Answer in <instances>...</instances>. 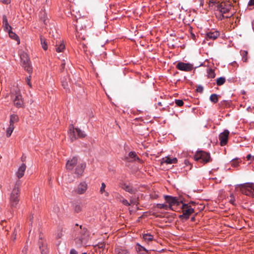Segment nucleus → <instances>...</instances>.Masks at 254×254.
<instances>
[{"label":"nucleus","instance_id":"nucleus-1","mask_svg":"<svg viewBox=\"0 0 254 254\" xmlns=\"http://www.w3.org/2000/svg\"><path fill=\"white\" fill-rule=\"evenodd\" d=\"M85 167L86 163L76 156L68 160L66 164V169L68 171H72L74 169V174L77 177L82 176Z\"/></svg>","mask_w":254,"mask_h":254},{"label":"nucleus","instance_id":"nucleus-2","mask_svg":"<svg viewBox=\"0 0 254 254\" xmlns=\"http://www.w3.org/2000/svg\"><path fill=\"white\" fill-rule=\"evenodd\" d=\"M216 8V10L220 13L221 19L231 17L234 13V12L232 11L233 6L229 1L217 3Z\"/></svg>","mask_w":254,"mask_h":254},{"label":"nucleus","instance_id":"nucleus-3","mask_svg":"<svg viewBox=\"0 0 254 254\" xmlns=\"http://www.w3.org/2000/svg\"><path fill=\"white\" fill-rule=\"evenodd\" d=\"M69 134L72 141L78 138H84L86 136V134L84 131L81 130L80 128H75L72 125L69 127Z\"/></svg>","mask_w":254,"mask_h":254},{"label":"nucleus","instance_id":"nucleus-4","mask_svg":"<svg viewBox=\"0 0 254 254\" xmlns=\"http://www.w3.org/2000/svg\"><path fill=\"white\" fill-rule=\"evenodd\" d=\"M237 188H239L242 193L254 198V186L253 184L250 183L241 184L238 185Z\"/></svg>","mask_w":254,"mask_h":254},{"label":"nucleus","instance_id":"nucleus-5","mask_svg":"<svg viewBox=\"0 0 254 254\" xmlns=\"http://www.w3.org/2000/svg\"><path fill=\"white\" fill-rule=\"evenodd\" d=\"M193 157L195 161H199L203 164L211 161L210 154L203 151H197Z\"/></svg>","mask_w":254,"mask_h":254},{"label":"nucleus","instance_id":"nucleus-6","mask_svg":"<svg viewBox=\"0 0 254 254\" xmlns=\"http://www.w3.org/2000/svg\"><path fill=\"white\" fill-rule=\"evenodd\" d=\"M21 65L22 67L28 73H30L32 72V67L30 61V58L27 53L22 52L20 54Z\"/></svg>","mask_w":254,"mask_h":254},{"label":"nucleus","instance_id":"nucleus-7","mask_svg":"<svg viewBox=\"0 0 254 254\" xmlns=\"http://www.w3.org/2000/svg\"><path fill=\"white\" fill-rule=\"evenodd\" d=\"M183 214L179 216V218L183 220H188L190 216L194 212V209L188 204L183 203L182 206Z\"/></svg>","mask_w":254,"mask_h":254},{"label":"nucleus","instance_id":"nucleus-8","mask_svg":"<svg viewBox=\"0 0 254 254\" xmlns=\"http://www.w3.org/2000/svg\"><path fill=\"white\" fill-rule=\"evenodd\" d=\"M19 189L18 188H14L10 196V202L12 207H15L19 202Z\"/></svg>","mask_w":254,"mask_h":254},{"label":"nucleus","instance_id":"nucleus-9","mask_svg":"<svg viewBox=\"0 0 254 254\" xmlns=\"http://www.w3.org/2000/svg\"><path fill=\"white\" fill-rule=\"evenodd\" d=\"M13 102L16 107H22L24 102L22 98V96L19 91H15V93L12 95Z\"/></svg>","mask_w":254,"mask_h":254},{"label":"nucleus","instance_id":"nucleus-10","mask_svg":"<svg viewBox=\"0 0 254 254\" xmlns=\"http://www.w3.org/2000/svg\"><path fill=\"white\" fill-rule=\"evenodd\" d=\"M165 200L167 203H169V207L170 209L174 210V207L175 206H178L180 204L181 202H180L178 200L176 197H172L169 195L165 196Z\"/></svg>","mask_w":254,"mask_h":254},{"label":"nucleus","instance_id":"nucleus-11","mask_svg":"<svg viewBox=\"0 0 254 254\" xmlns=\"http://www.w3.org/2000/svg\"><path fill=\"white\" fill-rule=\"evenodd\" d=\"M176 67L180 70L190 71L193 69V65L189 63L180 62L177 64Z\"/></svg>","mask_w":254,"mask_h":254},{"label":"nucleus","instance_id":"nucleus-12","mask_svg":"<svg viewBox=\"0 0 254 254\" xmlns=\"http://www.w3.org/2000/svg\"><path fill=\"white\" fill-rule=\"evenodd\" d=\"M229 131L226 129L223 132L221 133L219 136V139L220 141L221 146L225 145L228 141Z\"/></svg>","mask_w":254,"mask_h":254},{"label":"nucleus","instance_id":"nucleus-13","mask_svg":"<svg viewBox=\"0 0 254 254\" xmlns=\"http://www.w3.org/2000/svg\"><path fill=\"white\" fill-rule=\"evenodd\" d=\"M39 249L42 254H47L49 252L48 249H47L46 244L45 241L43 240L41 235L39 236Z\"/></svg>","mask_w":254,"mask_h":254},{"label":"nucleus","instance_id":"nucleus-14","mask_svg":"<svg viewBox=\"0 0 254 254\" xmlns=\"http://www.w3.org/2000/svg\"><path fill=\"white\" fill-rule=\"evenodd\" d=\"M87 189V185L85 182H82L79 184L75 191L79 194H83Z\"/></svg>","mask_w":254,"mask_h":254},{"label":"nucleus","instance_id":"nucleus-15","mask_svg":"<svg viewBox=\"0 0 254 254\" xmlns=\"http://www.w3.org/2000/svg\"><path fill=\"white\" fill-rule=\"evenodd\" d=\"M219 36V32L217 31H210L206 34V39L208 40H215Z\"/></svg>","mask_w":254,"mask_h":254},{"label":"nucleus","instance_id":"nucleus-16","mask_svg":"<svg viewBox=\"0 0 254 254\" xmlns=\"http://www.w3.org/2000/svg\"><path fill=\"white\" fill-rule=\"evenodd\" d=\"M26 168V166L24 163L22 164L19 167L16 173V175L18 179L21 178L24 176Z\"/></svg>","mask_w":254,"mask_h":254},{"label":"nucleus","instance_id":"nucleus-17","mask_svg":"<svg viewBox=\"0 0 254 254\" xmlns=\"http://www.w3.org/2000/svg\"><path fill=\"white\" fill-rule=\"evenodd\" d=\"M136 250L138 254H149L148 251L139 244L136 245Z\"/></svg>","mask_w":254,"mask_h":254},{"label":"nucleus","instance_id":"nucleus-18","mask_svg":"<svg viewBox=\"0 0 254 254\" xmlns=\"http://www.w3.org/2000/svg\"><path fill=\"white\" fill-rule=\"evenodd\" d=\"M122 188L126 191H127L131 194H133L136 191V190L132 188L131 186L126 184H124L123 185Z\"/></svg>","mask_w":254,"mask_h":254},{"label":"nucleus","instance_id":"nucleus-19","mask_svg":"<svg viewBox=\"0 0 254 254\" xmlns=\"http://www.w3.org/2000/svg\"><path fill=\"white\" fill-rule=\"evenodd\" d=\"M162 162L163 163L166 164H174L177 163V159L176 158H173V159H171L169 157H166L162 159Z\"/></svg>","mask_w":254,"mask_h":254},{"label":"nucleus","instance_id":"nucleus-20","mask_svg":"<svg viewBox=\"0 0 254 254\" xmlns=\"http://www.w3.org/2000/svg\"><path fill=\"white\" fill-rule=\"evenodd\" d=\"M8 33L9 36L12 39L15 40L17 42V44H19L20 43V40L18 36L13 32L11 31V30L9 29L7 31Z\"/></svg>","mask_w":254,"mask_h":254},{"label":"nucleus","instance_id":"nucleus-21","mask_svg":"<svg viewBox=\"0 0 254 254\" xmlns=\"http://www.w3.org/2000/svg\"><path fill=\"white\" fill-rule=\"evenodd\" d=\"M128 161H132L133 160H139L135 152L131 151L128 154V158H127Z\"/></svg>","mask_w":254,"mask_h":254},{"label":"nucleus","instance_id":"nucleus-22","mask_svg":"<svg viewBox=\"0 0 254 254\" xmlns=\"http://www.w3.org/2000/svg\"><path fill=\"white\" fill-rule=\"evenodd\" d=\"M19 120V118L16 115H12L10 117L9 125H14V124L17 122Z\"/></svg>","mask_w":254,"mask_h":254},{"label":"nucleus","instance_id":"nucleus-23","mask_svg":"<svg viewBox=\"0 0 254 254\" xmlns=\"http://www.w3.org/2000/svg\"><path fill=\"white\" fill-rule=\"evenodd\" d=\"M106 185L104 183L101 184V187L100 190V192L101 194H104V195L106 197L109 196V193L105 190Z\"/></svg>","mask_w":254,"mask_h":254},{"label":"nucleus","instance_id":"nucleus-24","mask_svg":"<svg viewBox=\"0 0 254 254\" xmlns=\"http://www.w3.org/2000/svg\"><path fill=\"white\" fill-rule=\"evenodd\" d=\"M115 252L117 254H128L127 250L120 247L115 249Z\"/></svg>","mask_w":254,"mask_h":254},{"label":"nucleus","instance_id":"nucleus-25","mask_svg":"<svg viewBox=\"0 0 254 254\" xmlns=\"http://www.w3.org/2000/svg\"><path fill=\"white\" fill-rule=\"evenodd\" d=\"M69 80V79L67 76L64 77L62 79V84L64 88H66L68 87V82Z\"/></svg>","mask_w":254,"mask_h":254},{"label":"nucleus","instance_id":"nucleus-26","mask_svg":"<svg viewBox=\"0 0 254 254\" xmlns=\"http://www.w3.org/2000/svg\"><path fill=\"white\" fill-rule=\"evenodd\" d=\"M142 238L145 241L150 242L153 241L154 237L153 236H152L150 234L147 233L143 234L142 236Z\"/></svg>","mask_w":254,"mask_h":254},{"label":"nucleus","instance_id":"nucleus-27","mask_svg":"<svg viewBox=\"0 0 254 254\" xmlns=\"http://www.w3.org/2000/svg\"><path fill=\"white\" fill-rule=\"evenodd\" d=\"M65 49V46L62 43H60L59 45L56 46V51L58 52H62Z\"/></svg>","mask_w":254,"mask_h":254},{"label":"nucleus","instance_id":"nucleus-28","mask_svg":"<svg viewBox=\"0 0 254 254\" xmlns=\"http://www.w3.org/2000/svg\"><path fill=\"white\" fill-rule=\"evenodd\" d=\"M241 55L242 57V61L247 62L248 61V52L246 51H241Z\"/></svg>","mask_w":254,"mask_h":254},{"label":"nucleus","instance_id":"nucleus-29","mask_svg":"<svg viewBox=\"0 0 254 254\" xmlns=\"http://www.w3.org/2000/svg\"><path fill=\"white\" fill-rule=\"evenodd\" d=\"M14 128V125H9V127L7 128L6 130V136L7 137H9L11 135Z\"/></svg>","mask_w":254,"mask_h":254},{"label":"nucleus","instance_id":"nucleus-30","mask_svg":"<svg viewBox=\"0 0 254 254\" xmlns=\"http://www.w3.org/2000/svg\"><path fill=\"white\" fill-rule=\"evenodd\" d=\"M226 81V79L224 77H221L216 79V83L217 85L221 86L223 85Z\"/></svg>","mask_w":254,"mask_h":254},{"label":"nucleus","instance_id":"nucleus-31","mask_svg":"<svg viewBox=\"0 0 254 254\" xmlns=\"http://www.w3.org/2000/svg\"><path fill=\"white\" fill-rule=\"evenodd\" d=\"M209 99L210 100L214 103H216L218 101V95L216 94H211Z\"/></svg>","mask_w":254,"mask_h":254},{"label":"nucleus","instance_id":"nucleus-32","mask_svg":"<svg viewBox=\"0 0 254 254\" xmlns=\"http://www.w3.org/2000/svg\"><path fill=\"white\" fill-rule=\"evenodd\" d=\"M207 76L208 78H213L215 76L214 70L212 69H208L207 70Z\"/></svg>","mask_w":254,"mask_h":254},{"label":"nucleus","instance_id":"nucleus-33","mask_svg":"<svg viewBox=\"0 0 254 254\" xmlns=\"http://www.w3.org/2000/svg\"><path fill=\"white\" fill-rule=\"evenodd\" d=\"M41 43L43 49L44 50H47L48 49L47 44L46 42L45 39L42 37L41 38Z\"/></svg>","mask_w":254,"mask_h":254},{"label":"nucleus","instance_id":"nucleus-34","mask_svg":"<svg viewBox=\"0 0 254 254\" xmlns=\"http://www.w3.org/2000/svg\"><path fill=\"white\" fill-rule=\"evenodd\" d=\"M157 207L158 208H160V209L163 208L165 210L170 209L169 206L167 204H160V203L157 204Z\"/></svg>","mask_w":254,"mask_h":254},{"label":"nucleus","instance_id":"nucleus-35","mask_svg":"<svg viewBox=\"0 0 254 254\" xmlns=\"http://www.w3.org/2000/svg\"><path fill=\"white\" fill-rule=\"evenodd\" d=\"M240 161L238 159H234L231 162V166L234 167H237L239 166Z\"/></svg>","mask_w":254,"mask_h":254},{"label":"nucleus","instance_id":"nucleus-36","mask_svg":"<svg viewBox=\"0 0 254 254\" xmlns=\"http://www.w3.org/2000/svg\"><path fill=\"white\" fill-rule=\"evenodd\" d=\"M130 204H135L136 205H137L139 203L138 202V197L137 198H133L131 197L130 199Z\"/></svg>","mask_w":254,"mask_h":254},{"label":"nucleus","instance_id":"nucleus-37","mask_svg":"<svg viewBox=\"0 0 254 254\" xmlns=\"http://www.w3.org/2000/svg\"><path fill=\"white\" fill-rule=\"evenodd\" d=\"M235 199L234 195L233 193H231L230 195V198H229V202L233 204V205H235L236 204L235 203Z\"/></svg>","mask_w":254,"mask_h":254},{"label":"nucleus","instance_id":"nucleus-38","mask_svg":"<svg viewBox=\"0 0 254 254\" xmlns=\"http://www.w3.org/2000/svg\"><path fill=\"white\" fill-rule=\"evenodd\" d=\"M175 102L176 104L179 107H181L184 105V102L182 100L176 99L175 100Z\"/></svg>","mask_w":254,"mask_h":254},{"label":"nucleus","instance_id":"nucleus-39","mask_svg":"<svg viewBox=\"0 0 254 254\" xmlns=\"http://www.w3.org/2000/svg\"><path fill=\"white\" fill-rule=\"evenodd\" d=\"M4 30L6 31H8V30H11V27L9 25L8 23L3 24Z\"/></svg>","mask_w":254,"mask_h":254},{"label":"nucleus","instance_id":"nucleus-40","mask_svg":"<svg viewBox=\"0 0 254 254\" xmlns=\"http://www.w3.org/2000/svg\"><path fill=\"white\" fill-rule=\"evenodd\" d=\"M82 210V207L80 205H76L75 206H74V211L75 212H77V213H78L79 212H80Z\"/></svg>","mask_w":254,"mask_h":254},{"label":"nucleus","instance_id":"nucleus-41","mask_svg":"<svg viewBox=\"0 0 254 254\" xmlns=\"http://www.w3.org/2000/svg\"><path fill=\"white\" fill-rule=\"evenodd\" d=\"M203 90V88L202 86L199 85L197 87V88H196L197 92L201 93V92H202Z\"/></svg>","mask_w":254,"mask_h":254},{"label":"nucleus","instance_id":"nucleus-42","mask_svg":"<svg viewBox=\"0 0 254 254\" xmlns=\"http://www.w3.org/2000/svg\"><path fill=\"white\" fill-rule=\"evenodd\" d=\"M123 203L126 205V206H129L130 205V203L128 202V201L125 199H124L122 201Z\"/></svg>","mask_w":254,"mask_h":254},{"label":"nucleus","instance_id":"nucleus-43","mask_svg":"<svg viewBox=\"0 0 254 254\" xmlns=\"http://www.w3.org/2000/svg\"><path fill=\"white\" fill-rule=\"evenodd\" d=\"M30 79H31V76H29L28 77H27L26 78V81H27V83L28 84V85L30 86V87H31L32 86V84L30 82Z\"/></svg>","mask_w":254,"mask_h":254},{"label":"nucleus","instance_id":"nucleus-44","mask_svg":"<svg viewBox=\"0 0 254 254\" xmlns=\"http://www.w3.org/2000/svg\"><path fill=\"white\" fill-rule=\"evenodd\" d=\"M246 158L248 160H253L254 159V156H253L251 154H248L246 156Z\"/></svg>","mask_w":254,"mask_h":254},{"label":"nucleus","instance_id":"nucleus-45","mask_svg":"<svg viewBox=\"0 0 254 254\" xmlns=\"http://www.w3.org/2000/svg\"><path fill=\"white\" fill-rule=\"evenodd\" d=\"M2 22H3V24H4V23L6 24L7 23H8V21H7L6 16L5 15H3L2 16Z\"/></svg>","mask_w":254,"mask_h":254},{"label":"nucleus","instance_id":"nucleus-46","mask_svg":"<svg viewBox=\"0 0 254 254\" xmlns=\"http://www.w3.org/2000/svg\"><path fill=\"white\" fill-rule=\"evenodd\" d=\"M21 185V182L20 181H16L14 188H18L19 189V187Z\"/></svg>","mask_w":254,"mask_h":254},{"label":"nucleus","instance_id":"nucleus-47","mask_svg":"<svg viewBox=\"0 0 254 254\" xmlns=\"http://www.w3.org/2000/svg\"><path fill=\"white\" fill-rule=\"evenodd\" d=\"M70 254H78V253L74 249H71L70 252Z\"/></svg>","mask_w":254,"mask_h":254},{"label":"nucleus","instance_id":"nucleus-48","mask_svg":"<svg viewBox=\"0 0 254 254\" xmlns=\"http://www.w3.org/2000/svg\"><path fill=\"white\" fill-rule=\"evenodd\" d=\"M65 61L64 60H63L62 64H61L62 69H64V66L65 65Z\"/></svg>","mask_w":254,"mask_h":254},{"label":"nucleus","instance_id":"nucleus-49","mask_svg":"<svg viewBox=\"0 0 254 254\" xmlns=\"http://www.w3.org/2000/svg\"><path fill=\"white\" fill-rule=\"evenodd\" d=\"M254 5V0H250L249 2V5Z\"/></svg>","mask_w":254,"mask_h":254},{"label":"nucleus","instance_id":"nucleus-50","mask_svg":"<svg viewBox=\"0 0 254 254\" xmlns=\"http://www.w3.org/2000/svg\"><path fill=\"white\" fill-rule=\"evenodd\" d=\"M6 223V221H4V220H3V221H1V223H0V225L3 226V227H4V223Z\"/></svg>","mask_w":254,"mask_h":254},{"label":"nucleus","instance_id":"nucleus-51","mask_svg":"<svg viewBox=\"0 0 254 254\" xmlns=\"http://www.w3.org/2000/svg\"><path fill=\"white\" fill-rule=\"evenodd\" d=\"M9 2H10V1H9V0H4V2L5 3H7H7H9Z\"/></svg>","mask_w":254,"mask_h":254},{"label":"nucleus","instance_id":"nucleus-52","mask_svg":"<svg viewBox=\"0 0 254 254\" xmlns=\"http://www.w3.org/2000/svg\"><path fill=\"white\" fill-rule=\"evenodd\" d=\"M105 247V245L104 244H102L101 246H100V248H104Z\"/></svg>","mask_w":254,"mask_h":254},{"label":"nucleus","instance_id":"nucleus-53","mask_svg":"<svg viewBox=\"0 0 254 254\" xmlns=\"http://www.w3.org/2000/svg\"><path fill=\"white\" fill-rule=\"evenodd\" d=\"M157 105L159 106H162V104L161 102H158L157 103Z\"/></svg>","mask_w":254,"mask_h":254},{"label":"nucleus","instance_id":"nucleus-54","mask_svg":"<svg viewBox=\"0 0 254 254\" xmlns=\"http://www.w3.org/2000/svg\"><path fill=\"white\" fill-rule=\"evenodd\" d=\"M194 220H195V217H192L191 218V220L192 221H194Z\"/></svg>","mask_w":254,"mask_h":254},{"label":"nucleus","instance_id":"nucleus-55","mask_svg":"<svg viewBox=\"0 0 254 254\" xmlns=\"http://www.w3.org/2000/svg\"><path fill=\"white\" fill-rule=\"evenodd\" d=\"M253 29L254 30V22L253 23Z\"/></svg>","mask_w":254,"mask_h":254},{"label":"nucleus","instance_id":"nucleus-56","mask_svg":"<svg viewBox=\"0 0 254 254\" xmlns=\"http://www.w3.org/2000/svg\"><path fill=\"white\" fill-rule=\"evenodd\" d=\"M24 160V158H23V157H22V160L23 161Z\"/></svg>","mask_w":254,"mask_h":254},{"label":"nucleus","instance_id":"nucleus-57","mask_svg":"<svg viewBox=\"0 0 254 254\" xmlns=\"http://www.w3.org/2000/svg\"><path fill=\"white\" fill-rule=\"evenodd\" d=\"M24 160V158H23V157H22V160L23 161Z\"/></svg>","mask_w":254,"mask_h":254},{"label":"nucleus","instance_id":"nucleus-58","mask_svg":"<svg viewBox=\"0 0 254 254\" xmlns=\"http://www.w3.org/2000/svg\"><path fill=\"white\" fill-rule=\"evenodd\" d=\"M14 239H15V235L14 236V238H13Z\"/></svg>","mask_w":254,"mask_h":254},{"label":"nucleus","instance_id":"nucleus-59","mask_svg":"<svg viewBox=\"0 0 254 254\" xmlns=\"http://www.w3.org/2000/svg\"><path fill=\"white\" fill-rule=\"evenodd\" d=\"M82 254H86V253H82Z\"/></svg>","mask_w":254,"mask_h":254}]
</instances>
